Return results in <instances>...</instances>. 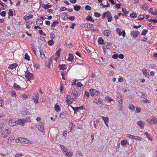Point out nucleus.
<instances>
[{"label": "nucleus", "mask_w": 157, "mask_h": 157, "mask_svg": "<svg viewBox=\"0 0 157 157\" xmlns=\"http://www.w3.org/2000/svg\"><path fill=\"white\" fill-rule=\"evenodd\" d=\"M0 14L1 16L4 17L6 15V12L5 11H2L1 12Z\"/></svg>", "instance_id": "obj_55"}, {"label": "nucleus", "mask_w": 157, "mask_h": 157, "mask_svg": "<svg viewBox=\"0 0 157 157\" xmlns=\"http://www.w3.org/2000/svg\"><path fill=\"white\" fill-rule=\"evenodd\" d=\"M102 119L104 120V121L105 124L108 127H109V126L108 125V123L109 121V118L107 117H105L102 116Z\"/></svg>", "instance_id": "obj_17"}, {"label": "nucleus", "mask_w": 157, "mask_h": 157, "mask_svg": "<svg viewBox=\"0 0 157 157\" xmlns=\"http://www.w3.org/2000/svg\"><path fill=\"white\" fill-rule=\"evenodd\" d=\"M142 72L143 74L144 75L145 77H148L149 75L148 74V73L146 69H144L142 70Z\"/></svg>", "instance_id": "obj_28"}, {"label": "nucleus", "mask_w": 157, "mask_h": 157, "mask_svg": "<svg viewBox=\"0 0 157 157\" xmlns=\"http://www.w3.org/2000/svg\"><path fill=\"white\" fill-rule=\"evenodd\" d=\"M11 131L8 129H6L3 131L1 134V136L5 138L10 133Z\"/></svg>", "instance_id": "obj_8"}, {"label": "nucleus", "mask_w": 157, "mask_h": 157, "mask_svg": "<svg viewBox=\"0 0 157 157\" xmlns=\"http://www.w3.org/2000/svg\"><path fill=\"white\" fill-rule=\"evenodd\" d=\"M106 17L107 18L108 22H110L112 21V16L110 12L107 11L104 13L102 16V18H105Z\"/></svg>", "instance_id": "obj_3"}, {"label": "nucleus", "mask_w": 157, "mask_h": 157, "mask_svg": "<svg viewBox=\"0 0 157 157\" xmlns=\"http://www.w3.org/2000/svg\"><path fill=\"white\" fill-rule=\"evenodd\" d=\"M153 9L151 8L149 10V12L151 13V14H152L154 15H156L157 14V11H156L155 10V12H153Z\"/></svg>", "instance_id": "obj_38"}, {"label": "nucleus", "mask_w": 157, "mask_h": 157, "mask_svg": "<svg viewBox=\"0 0 157 157\" xmlns=\"http://www.w3.org/2000/svg\"><path fill=\"white\" fill-rule=\"evenodd\" d=\"M25 77L28 81H30V80L33 79V75L30 72H28L27 74Z\"/></svg>", "instance_id": "obj_11"}, {"label": "nucleus", "mask_w": 157, "mask_h": 157, "mask_svg": "<svg viewBox=\"0 0 157 157\" xmlns=\"http://www.w3.org/2000/svg\"><path fill=\"white\" fill-rule=\"evenodd\" d=\"M98 41L99 44H103L104 41L102 38L100 37L98 39Z\"/></svg>", "instance_id": "obj_44"}, {"label": "nucleus", "mask_w": 157, "mask_h": 157, "mask_svg": "<svg viewBox=\"0 0 157 157\" xmlns=\"http://www.w3.org/2000/svg\"><path fill=\"white\" fill-rule=\"evenodd\" d=\"M73 153L72 152H68V151H67L66 153L65 154V155L68 157H70L71 156L73 155Z\"/></svg>", "instance_id": "obj_35"}, {"label": "nucleus", "mask_w": 157, "mask_h": 157, "mask_svg": "<svg viewBox=\"0 0 157 157\" xmlns=\"http://www.w3.org/2000/svg\"><path fill=\"white\" fill-rule=\"evenodd\" d=\"M128 107L129 109L131 110L132 111H134L135 107L134 105H132V104L129 105L128 106Z\"/></svg>", "instance_id": "obj_40"}, {"label": "nucleus", "mask_w": 157, "mask_h": 157, "mask_svg": "<svg viewBox=\"0 0 157 157\" xmlns=\"http://www.w3.org/2000/svg\"><path fill=\"white\" fill-rule=\"evenodd\" d=\"M21 114L23 115H26L28 113V111L27 108H24L21 111Z\"/></svg>", "instance_id": "obj_26"}, {"label": "nucleus", "mask_w": 157, "mask_h": 157, "mask_svg": "<svg viewBox=\"0 0 157 157\" xmlns=\"http://www.w3.org/2000/svg\"><path fill=\"white\" fill-rule=\"evenodd\" d=\"M39 33L41 35L44 36H46L45 33H44L42 30H40L39 31Z\"/></svg>", "instance_id": "obj_57"}, {"label": "nucleus", "mask_w": 157, "mask_h": 157, "mask_svg": "<svg viewBox=\"0 0 157 157\" xmlns=\"http://www.w3.org/2000/svg\"><path fill=\"white\" fill-rule=\"evenodd\" d=\"M118 81L119 82H122L124 81V79L122 77H121L118 78Z\"/></svg>", "instance_id": "obj_60"}, {"label": "nucleus", "mask_w": 157, "mask_h": 157, "mask_svg": "<svg viewBox=\"0 0 157 157\" xmlns=\"http://www.w3.org/2000/svg\"><path fill=\"white\" fill-rule=\"evenodd\" d=\"M22 156H23V155L22 154H20V153H18V154H17L16 155H15L14 156L15 157H21Z\"/></svg>", "instance_id": "obj_64"}, {"label": "nucleus", "mask_w": 157, "mask_h": 157, "mask_svg": "<svg viewBox=\"0 0 157 157\" xmlns=\"http://www.w3.org/2000/svg\"><path fill=\"white\" fill-rule=\"evenodd\" d=\"M4 103L3 100L2 99L0 100V106H3L4 105Z\"/></svg>", "instance_id": "obj_56"}, {"label": "nucleus", "mask_w": 157, "mask_h": 157, "mask_svg": "<svg viewBox=\"0 0 157 157\" xmlns=\"http://www.w3.org/2000/svg\"><path fill=\"white\" fill-rule=\"evenodd\" d=\"M89 93L86 91H85V94L84 95V98L85 99H87L88 98H89Z\"/></svg>", "instance_id": "obj_31"}, {"label": "nucleus", "mask_w": 157, "mask_h": 157, "mask_svg": "<svg viewBox=\"0 0 157 157\" xmlns=\"http://www.w3.org/2000/svg\"><path fill=\"white\" fill-rule=\"evenodd\" d=\"M144 134L146 135V136L147 137V138L151 141H152V139L150 137V135L147 132H145L144 133Z\"/></svg>", "instance_id": "obj_43"}, {"label": "nucleus", "mask_w": 157, "mask_h": 157, "mask_svg": "<svg viewBox=\"0 0 157 157\" xmlns=\"http://www.w3.org/2000/svg\"><path fill=\"white\" fill-rule=\"evenodd\" d=\"M76 85L77 87H81L82 86H83L82 84L80 82H78Z\"/></svg>", "instance_id": "obj_50"}, {"label": "nucleus", "mask_w": 157, "mask_h": 157, "mask_svg": "<svg viewBox=\"0 0 157 157\" xmlns=\"http://www.w3.org/2000/svg\"><path fill=\"white\" fill-rule=\"evenodd\" d=\"M67 18L69 19L70 20L73 21L75 18V17L74 16H72L71 17H67Z\"/></svg>", "instance_id": "obj_63"}, {"label": "nucleus", "mask_w": 157, "mask_h": 157, "mask_svg": "<svg viewBox=\"0 0 157 157\" xmlns=\"http://www.w3.org/2000/svg\"><path fill=\"white\" fill-rule=\"evenodd\" d=\"M117 100L119 104H122L123 99L122 96L121 95H120L119 96L117 97Z\"/></svg>", "instance_id": "obj_24"}, {"label": "nucleus", "mask_w": 157, "mask_h": 157, "mask_svg": "<svg viewBox=\"0 0 157 157\" xmlns=\"http://www.w3.org/2000/svg\"><path fill=\"white\" fill-rule=\"evenodd\" d=\"M118 55L117 54H115L113 55L112 57L114 59H117L118 57Z\"/></svg>", "instance_id": "obj_62"}, {"label": "nucleus", "mask_w": 157, "mask_h": 157, "mask_svg": "<svg viewBox=\"0 0 157 157\" xmlns=\"http://www.w3.org/2000/svg\"><path fill=\"white\" fill-rule=\"evenodd\" d=\"M38 96V93L37 92L33 94L32 96V99L34 101L35 104H37L38 103V100L39 99Z\"/></svg>", "instance_id": "obj_7"}, {"label": "nucleus", "mask_w": 157, "mask_h": 157, "mask_svg": "<svg viewBox=\"0 0 157 157\" xmlns=\"http://www.w3.org/2000/svg\"><path fill=\"white\" fill-rule=\"evenodd\" d=\"M139 32L138 31H132L131 33V36L134 38H136L138 36Z\"/></svg>", "instance_id": "obj_18"}, {"label": "nucleus", "mask_w": 157, "mask_h": 157, "mask_svg": "<svg viewBox=\"0 0 157 157\" xmlns=\"http://www.w3.org/2000/svg\"><path fill=\"white\" fill-rule=\"evenodd\" d=\"M122 10L123 13L125 15H126L128 13V12L127 11L126 9L125 8H122Z\"/></svg>", "instance_id": "obj_51"}, {"label": "nucleus", "mask_w": 157, "mask_h": 157, "mask_svg": "<svg viewBox=\"0 0 157 157\" xmlns=\"http://www.w3.org/2000/svg\"><path fill=\"white\" fill-rule=\"evenodd\" d=\"M144 18V15H141L140 16V17L138 18V19L140 20H143Z\"/></svg>", "instance_id": "obj_58"}, {"label": "nucleus", "mask_w": 157, "mask_h": 157, "mask_svg": "<svg viewBox=\"0 0 157 157\" xmlns=\"http://www.w3.org/2000/svg\"><path fill=\"white\" fill-rule=\"evenodd\" d=\"M24 59L26 60H27L28 61H29L30 60V57L29 56L28 54L27 53H26L25 55V57H24Z\"/></svg>", "instance_id": "obj_42"}, {"label": "nucleus", "mask_w": 157, "mask_h": 157, "mask_svg": "<svg viewBox=\"0 0 157 157\" xmlns=\"http://www.w3.org/2000/svg\"><path fill=\"white\" fill-rule=\"evenodd\" d=\"M59 23V21L58 20H56L54 21L53 23H52L51 25V27H55L56 25L58 24Z\"/></svg>", "instance_id": "obj_34"}, {"label": "nucleus", "mask_w": 157, "mask_h": 157, "mask_svg": "<svg viewBox=\"0 0 157 157\" xmlns=\"http://www.w3.org/2000/svg\"><path fill=\"white\" fill-rule=\"evenodd\" d=\"M112 46L111 44L107 43V44L105 45L106 48L108 49H109Z\"/></svg>", "instance_id": "obj_47"}, {"label": "nucleus", "mask_w": 157, "mask_h": 157, "mask_svg": "<svg viewBox=\"0 0 157 157\" xmlns=\"http://www.w3.org/2000/svg\"><path fill=\"white\" fill-rule=\"evenodd\" d=\"M147 30L146 29H144L142 31L141 35L142 36L145 35L147 32Z\"/></svg>", "instance_id": "obj_48"}, {"label": "nucleus", "mask_w": 157, "mask_h": 157, "mask_svg": "<svg viewBox=\"0 0 157 157\" xmlns=\"http://www.w3.org/2000/svg\"><path fill=\"white\" fill-rule=\"evenodd\" d=\"M81 8V6H75L74 7V10L76 11L79 10Z\"/></svg>", "instance_id": "obj_37"}, {"label": "nucleus", "mask_w": 157, "mask_h": 157, "mask_svg": "<svg viewBox=\"0 0 157 157\" xmlns=\"http://www.w3.org/2000/svg\"><path fill=\"white\" fill-rule=\"evenodd\" d=\"M89 92L91 95L93 97L94 95H99L100 94L99 92L98 91L96 90L93 89L90 90Z\"/></svg>", "instance_id": "obj_5"}, {"label": "nucleus", "mask_w": 157, "mask_h": 157, "mask_svg": "<svg viewBox=\"0 0 157 157\" xmlns=\"http://www.w3.org/2000/svg\"><path fill=\"white\" fill-rule=\"evenodd\" d=\"M116 31L117 32V34L119 36H120L122 35L123 38L125 37L126 33L124 31H123L122 32L120 29L117 28L116 29Z\"/></svg>", "instance_id": "obj_6"}, {"label": "nucleus", "mask_w": 157, "mask_h": 157, "mask_svg": "<svg viewBox=\"0 0 157 157\" xmlns=\"http://www.w3.org/2000/svg\"><path fill=\"white\" fill-rule=\"evenodd\" d=\"M48 44L50 46H52L54 44V41L53 40H50L48 42Z\"/></svg>", "instance_id": "obj_45"}, {"label": "nucleus", "mask_w": 157, "mask_h": 157, "mask_svg": "<svg viewBox=\"0 0 157 157\" xmlns=\"http://www.w3.org/2000/svg\"><path fill=\"white\" fill-rule=\"evenodd\" d=\"M127 137L129 138L134 139L135 136L132 135L130 134H128L127 135Z\"/></svg>", "instance_id": "obj_49"}, {"label": "nucleus", "mask_w": 157, "mask_h": 157, "mask_svg": "<svg viewBox=\"0 0 157 157\" xmlns=\"http://www.w3.org/2000/svg\"><path fill=\"white\" fill-rule=\"evenodd\" d=\"M16 121L14 119H12L9 121L8 124L11 126H13L16 125Z\"/></svg>", "instance_id": "obj_13"}, {"label": "nucleus", "mask_w": 157, "mask_h": 157, "mask_svg": "<svg viewBox=\"0 0 157 157\" xmlns=\"http://www.w3.org/2000/svg\"><path fill=\"white\" fill-rule=\"evenodd\" d=\"M86 19L88 21H91L92 22H94L95 21L94 19H93L92 17L90 15L86 17Z\"/></svg>", "instance_id": "obj_32"}, {"label": "nucleus", "mask_w": 157, "mask_h": 157, "mask_svg": "<svg viewBox=\"0 0 157 157\" xmlns=\"http://www.w3.org/2000/svg\"><path fill=\"white\" fill-rule=\"evenodd\" d=\"M91 7L87 5L85 6V9L88 10H91Z\"/></svg>", "instance_id": "obj_54"}, {"label": "nucleus", "mask_w": 157, "mask_h": 157, "mask_svg": "<svg viewBox=\"0 0 157 157\" xmlns=\"http://www.w3.org/2000/svg\"><path fill=\"white\" fill-rule=\"evenodd\" d=\"M40 57L42 59H46L45 54H44L43 51L42 49H40L39 50Z\"/></svg>", "instance_id": "obj_20"}, {"label": "nucleus", "mask_w": 157, "mask_h": 157, "mask_svg": "<svg viewBox=\"0 0 157 157\" xmlns=\"http://www.w3.org/2000/svg\"><path fill=\"white\" fill-rule=\"evenodd\" d=\"M14 139V136H11L9 137V138H8V140L9 141H10V142H11L12 140H13Z\"/></svg>", "instance_id": "obj_61"}, {"label": "nucleus", "mask_w": 157, "mask_h": 157, "mask_svg": "<svg viewBox=\"0 0 157 157\" xmlns=\"http://www.w3.org/2000/svg\"><path fill=\"white\" fill-rule=\"evenodd\" d=\"M9 17L12 16L13 15V12L12 9H10L9 10L8 12Z\"/></svg>", "instance_id": "obj_36"}, {"label": "nucleus", "mask_w": 157, "mask_h": 157, "mask_svg": "<svg viewBox=\"0 0 157 157\" xmlns=\"http://www.w3.org/2000/svg\"><path fill=\"white\" fill-rule=\"evenodd\" d=\"M17 66V63H13L10 65L8 67V68L10 69L13 70L14 69L16 68Z\"/></svg>", "instance_id": "obj_21"}, {"label": "nucleus", "mask_w": 157, "mask_h": 157, "mask_svg": "<svg viewBox=\"0 0 157 157\" xmlns=\"http://www.w3.org/2000/svg\"><path fill=\"white\" fill-rule=\"evenodd\" d=\"M27 119H19L17 123V124L23 125V124L26 121H27Z\"/></svg>", "instance_id": "obj_15"}, {"label": "nucleus", "mask_w": 157, "mask_h": 157, "mask_svg": "<svg viewBox=\"0 0 157 157\" xmlns=\"http://www.w3.org/2000/svg\"><path fill=\"white\" fill-rule=\"evenodd\" d=\"M42 7L44 9H46L48 8H49L51 7L52 6L51 5H49L47 4H43L42 5Z\"/></svg>", "instance_id": "obj_29"}, {"label": "nucleus", "mask_w": 157, "mask_h": 157, "mask_svg": "<svg viewBox=\"0 0 157 157\" xmlns=\"http://www.w3.org/2000/svg\"><path fill=\"white\" fill-rule=\"evenodd\" d=\"M59 68L60 70H64L66 69V65L64 64H59Z\"/></svg>", "instance_id": "obj_27"}, {"label": "nucleus", "mask_w": 157, "mask_h": 157, "mask_svg": "<svg viewBox=\"0 0 157 157\" xmlns=\"http://www.w3.org/2000/svg\"><path fill=\"white\" fill-rule=\"evenodd\" d=\"M130 16L131 17L135 18L136 17L137 14L136 13H133L130 14Z\"/></svg>", "instance_id": "obj_52"}, {"label": "nucleus", "mask_w": 157, "mask_h": 157, "mask_svg": "<svg viewBox=\"0 0 157 157\" xmlns=\"http://www.w3.org/2000/svg\"><path fill=\"white\" fill-rule=\"evenodd\" d=\"M146 121L149 124H155L157 123V117L152 116L150 118L147 119Z\"/></svg>", "instance_id": "obj_4"}, {"label": "nucleus", "mask_w": 157, "mask_h": 157, "mask_svg": "<svg viewBox=\"0 0 157 157\" xmlns=\"http://www.w3.org/2000/svg\"><path fill=\"white\" fill-rule=\"evenodd\" d=\"M43 22V21L41 20L40 19H37L36 20V23H38L40 25H41L42 24Z\"/></svg>", "instance_id": "obj_41"}, {"label": "nucleus", "mask_w": 157, "mask_h": 157, "mask_svg": "<svg viewBox=\"0 0 157 157\" xmlns=\"http://www.w3.org/2000/svg\"><path fill=\"white\" fill-rule=\"evenodd\" d=\"M60 148L62 151L65 154L68 151L67 150L66 147H65L64 146L62 145H60Z\"/></svg>", "instance_id": "obj_22"}, {"label": "nucleus", "mask_w": 157, "mask_h": 157, "mask_svg": "<svg viewBox=\"0 0 157 157\" xmlns=\"http://www.w3.org/2000/svg\"><path fill=\"white\" fill-rule=\"evenodd\" d=\"M68 116V114L66 112H63L61 113L59 115V118L61 119H63L66 118Z\"/></svg>", "instance_id": "obj_10"}, {"label": "nucleus", "mask_w": 157, "mask_h": 157, "mask_svg": "<svg viewBox=\"0 0 157 157\" xmlns=\"http://www.w3.org/2000/svg\"><path fill=\"white\" fill-rule=\"evenodd\" d=\"M13 88L17 90H21V88L20 86L18 84L14 83L13 85Z\"/></svg>", "instance_id": "obj_25"}, {"label": "nucleus", "mask_w": 157, "mask_h": 157, "mask_svg": "<svg viewBox=\"0 0 157 157\" xmlns=\"http://www.w3.org/2000/svg\"><path fill=\"white\" fill-rule=\"evenodd\" d=\"M128 142V141L126 140H123L121 141V144L122 146H125Z\"/></svg>", "instance_id": "obj_33"}, {"label": "nucleus", "mask_w": 157, "mask_h": 157, "mask_svg": "<svg viewBox=\"0 0 157 157\" xmlns=\"http://www.w3.org/2000/svg\"><path fill=\"white\" fill-rule=\"evenodd\" d=\"M11 95L12 97H16V93L15 91H12L11 92Z\"/></svg>", "instance_id": "obj_59"}, {"label": "nucleus", "mask_w": 157, "mask_h": 157, "mask_svg": "<svg viewBox=\"0 0 157 157\" xmlns=\"http://www.w3.org/2000/svg\"><path fill=\"white\" fill-rule=\"evenodd\" d=\"M36 128L42 132H44V124L43 123L40 122L37 125Z\"/></svg>", "instance_id": "obj_9"}, {"label": "nucleus", "mask_w": 157, "mask_h": 157, "mask_svg": "<svg viewBox=\"0 0 157 157\" xmlns=\"http://www.w3.org/2000/svg\"><path fill=\"white\" fill-rule=\"evenodd\" d=\"M74 56L71 53H69L68 55V57L67 60V61H69L71 62L73 59Z\"/></svg>", "instance_id": "obj_23"}, {"label": "nucleus", "mask_w": 157, "mask_h": 157, "mask_svg": "<svg viewBox=\"0 0 157 157\" xmlns=\"http://www.w3.org/2000/svg\"><path fill=\"white\" fill-rule=\"evenodd\" d=\"M75 112L78 111L79 109H81L80 107H72Z\"/></svg>", "instance_id": "obj_53"}, {"label": "nucleus", "mask_w": 157, "mask_h": 157, "mask_svg": "<svg viewBox=\"0 0 157 157\" xmlns=\"http://www.w3.org/2000/svg\"><path fill=\"white\" fill-rule=\"evenodd\" d=\"M94 102V103L98 105H100V104L103 105L102 100L99 98L95 99Z\"/></svg>", "instance_id": "obj_14"}, {"label": "nucleus", "mask_w": 157, "mask_h": 157, "mask_svg": "<svg viewBox=\"0 0 157 157\" xmlns=\"http://www.w3.org/2000/svg\"><path fill=\"white\" fill-rule=\"evenodd\" d=\"M142 9L144 10H147L148 9V6L147 4H144L142 6Z\"/></svg>", "instance_id": "obj_39"}, {"label": "nucleus", "mask_w": 157, "mask_h": 157, "mask_svg": "<svg viewBox=\"0 0 157 157\" xmlns=\"http://www.w3.org/2000/svg\"><path fill=\"white\" fill-rule=\"evenodd\" d=\"M103 34L105 36L108 37L111 35V33L110 30L105 29L104 31Z\"/></svg>", "instance_id": "obj_16"}, {"label": "nucleus", "mask_w": 157, "mask_h": 157, "mask_svg": "<svg viewBox=\"0 0 157 157\" xmlns=\"http://www.w3.org/2000/svg\"><path fill=\"white\" fill-rule=\"evenodd\" d=\"M84 27L89 29H92L94 27V25L89 23H85L84 25Z\"/></svg>", "instance_id": "obj_12"}, {"label": "nucleus", "mask_w": 157, "mask_h": 157, "mask_svg": "<svg viewBox=\"0 0 157 157\" xmlns=\"http://www.w3.org/2000/svg\"><path fill=\"white\" fill-rule=\"evenodd\" d=\"M54 108L56 111H59L60 110V106L57 105H56L55 106Z\"/></svg>", "instance_id": "obj_46"}, {"label": "nucleus", "mask_w": 157, "mask_h": 157, "mask_svg": "<svg viewBox=\"0 0 157 157\" xmlns=\"http://www.w3.org/2000/svg\"><path fill=\"white\" fill-rule=\"evenodd\" d=\"M16 142L17 143H20L21 144H32V141L28 139L22 137H19L16 140Z\"/></svg>", "instance_id": "obj_2"}, {"label": "nucleus", "mask_w": 157, "mask_h": 157, "mask_svg": "<svg viewBox=\"0 0 157 157\" xmlns=\"http://www.w3.org/2000/svg\"><path fill=\"white\" fill-rule=\"evenodd\" d=\"M78 94L76 92H73L70 95H67L66 97V102L67 104L70 105L72 104L73 101H75Z\"/></svg>", "instance_id": "obj_1"}, {"label": "nucleus", "mask_w": 157, "mask_h": 157, "mask_svg": "<svg viewBox=\"0 0 157 157\" xmlns=\"http://www.w3.org/2000/svg\"><path fill=\"white\" fill-rule=\"evenodd\" d=\"M137 124L141 128L144 129L145 123L143 121H139L137 122Z\"/></svg>", "instance_id": "obj_19"}, {"label": "nucleus", "mask_w": 157, "mask_h": 157, "mask_svg": "<svg viewBox=\"0 0 157 157\" xmlns=\"http://www.w3.org/2000/svg\"><path fill=\"white\" fill-rule=\"evenodd\" d=\"M61 51V49L60 48H58V49L56 51V56L59 57Z\"/></svg>", "instance_id": "obj_30"}]
</instances>
